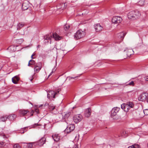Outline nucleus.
Listing matches in <instances>:
<instances>
[{
    "label": "nucleus",
    "mask_w": 148,
    "mask_h": 148,
    "mask_svg": "<svg viewBox=\"0 0 148 148\" xmlns=\"http://www.w3.org/2000/svg\"><path fill=\"white\" fill-rule=\"evenodd\" d=\"M140 15L139 12L136 10L130 12L127 14V16L129 19L134 20L138 18Z\"/></svg>",
    "instance_id": "obj_1"
},
{
    "label": "nucleus",
    "mask_w": 148,
    "mask_h": 148,
    "mask_svg": "<svg viewBox=\"0 0 148 148\" xmlns=\"http://www.w3.org/2000/svg\"><path fill=\"white\" fill-rule=\"evenodd\" d=\"M86 33L85 32L81 30H78L75 34L74 38L77 40L84 37Z\"/></svg>",
    "instance_id": "obj_2"
},
{
    "label": "nucleus",
    "mask_w": 148,
    "mask_h": 148,
    "mask_svg": "<svg viewBox=\"0 0 148 148\" xmlns=\"http://www.w3.org/2000/svg\"><path fill=\"white\" fill-rule=\"evenodd\" d=\"M83 116L82 115L79 114L76 115L73 117V121L76 123L80 121L82 119Z\"/></svg>",
    "instance_id": "obj_3"
},
{
    "label": "nucleus",
    "mask_w": 148,
    "mask_h": 148,
    "mask_svg": "<svg viewBox=\"0 0 148 148\" xmlns=\"http://www.w3.org/2000/svg\"><path fill=\"white\" fill-rule=\"evenodd\" d=\"M122 20V18L120 16H115L112 19V22L114 24L119 23H121Z\"/></svg>",
    "instance_id": "obj_4"
},
{
    "label": "nucleus",
    "mask_w": 148,
    "mask_h": 148,
    "mask_svg": "<svg viewBox=\"0 0 148 148\" xmlns=\"http://www.w3.org/2000/svg\"><path fill=\"white\" fill-rule=\"evenodd\" d=\"M148 94L146 93H143L140 94L138 97V100L140 101H144L147 99Z\"/></svg>",
    "instance_id": "obj_5"
},
{
    "label": "nucleus",
    "mask_w": 148,
    "mask_h": 148,
    "mask_svg": "<svg viewBox=\"0 0 148 148\" xmlns=\"http://www.w3.org/2000/svg\"><path fill=\"white\" fill-rule=\"evenodd\" d=\"M120 110V108L118 107H114L113 108L111 111V116L113 118V116L116 115Z\"/></svg>",
    "instance_id": "obj_6"
},
{
    "label": "nucleus",
    "mask_w": 148,
    "mask_h": 148,
    "mask_svg": "<svg viewBox=\"0 0 148 148\" xmlns=\"http://www.w3.org/2000/svg\"><path fill=\"white\" fill-rule=\"evenodd\" d=\"M75 128V126L74 124H71L66 128L65 132L67 133H69L71 131H73Z\"/></svg>",
    "instance_id": "obj_7"
},
{
    "label": "nucleus",
    "mask_w": 148,
    "mask_h": 148,
    "mask_svg": "<svg viewBox=\"0 0 148 148\" xmlns=\"http://www.w3.org/2000/svg\"><path fill=\"white\" fill-rule=\"evenodd\" d=\"M45 137H42L41 139H40L38 141L35 142L36 145H38L39 146H42L45 143Z\"/></svg>",
    "instance_id": "obj_8"
},
{
    "label": "nucleus",
    "mask_w": 148,
    "mask_h": 148,
    "mask_svg": "<svg viewBox=\"0 0 148 148\" xmlns=\"http://www.w3.org/2000/svg\"><path fill=\"white\" fill-rule=\"evenodd\" d=\"M57 92H55L53 90H51L47 94V97L49 99H50L51 97H53L54 98H55L56 95L57 94Z\"/></svg>",
    "instance_id": "obj_9"
},
{
    "label": "nucleus",
    "mask_w": 148,
    "mask_h": 148,
    "mask_svg": "<svg viewBox=\"0 0 148 148\" xmlns=\"http://www.w3.org/2000/svg\"><path fill=\"white\" fill-rule=\"evenodd\" d=\"M127 57H130L132 54H133L134 52L132 49L126 48L124 50Z\"/></svg>",
    "instance_id": "obj_10"
},
{
    "label": "nucleus",
    "mask_w": 148,
    "mask_h": 148,
    "mask_svg": "<svg viewBox=\"0 0 148 148\" xmlns=\"http://www.w3.org/2000/svg\"><path fill=\"white\" fill-rule=\"evenodd\" d=\"M125 34H126L122 32L117 34V37L119 40L120 42H121L123 40Z\"/></svg>",
    "instance_id": "obj_11"
},
{
    "label": "nucleus",
    "mask_w": 148,
    "mask_h": 148,
    "mask_svg": "<svg viewBox=\"0 0 148 148\" xmlns=\"http://www.w3.org/2000/svg\"><path fill=\"white\" fill-rule=\"evenodd\" d=\"M95 28L97 32H99L102 30L103 29V27L99 24H95L94 25Z\"/></svg>",
    "instance_id": "obj_12"
},
{
    "label": "nucleus",
    "mask_w": 148,
    "mask_h": 148,
    "mask_svg": "<svg viewBox=\"0 0 148 148\" xmlns=\"http://www.w3.org/2000/svg\"><path fill=\"white\" fill-rule=\"evenodd\" d=\"M91 113V109L90 108H88L86 109L84 115L86 117H88L90 115Z\"/></svg>",
    "instance_id": "obj_13"
},
{
    "label": "nucleus",
    "mask_w": 148,
    "mask_h": 148,
    "mask_svg": "<svg viewBox=\"0 0 148 148\" xmlns=\"http://www.w3.org/2000/svg\"><path fill=\"white\" fill-rule=\"evenodd\" d=\"M29 112L28 110H21L19 111V114L21 116H24L27 113Z\"/></svg>",
    "instance_id": "obj_14"
},
{
    "label": "nucleus",
    "mask_w": 148,
    "mask_h": 148,
    "mask_svg": "<svg viewBox=\"0 0 148 148\" xmlns=\"http://www.w3.org/2000/svg\"><path fill=\"white\" fill-rule=\"evenodd\" d=\"M52 137L54 140L56 142L58 141L60 139V136L58 134H55L52 136Z\"/></svg>",
    "instance_id": "obj_15"
},
{
    "label": "nucleus",
    "mask_w": 148,
    "mask_h": 148,
    "mask_svg": "<svg viewBox=\"0 0 148 148\" xmlns=\"http://www.w3.org/2000/svg\"><path fill=\"white\" fill-rule=\"evenodd\" d=\"M19 80V78L17 76H15L12 78V82L14 84H17Z\"/></svg>",
    "instance_id": "obj_16"
},
{
    "label": "nucleus",
    "mask_w": 148,
    "mask_h": 148,
    "mask_svg": "<svg viewBox=\"0 0 148 148\" xmlns=\"http://www.w3.org/2000/svg\"><path fill=\"white\" fill-rule=\"evenodd\" d=\"M70 112H68L66 113L63 114L64 115V120L67 122V120L70 117Z\"/></svg>",
    "instance_id": "obj_17"
},
{
    "label": "nucleus",
    "mask_w": 148,
    "mask_h": 148,
    "mask_svg": "<svg viewBox=\"0 0 148 148\" xmlns=\"http://www.w3.org/2000/svg\"><path fill=\"white\" fill-rule=\"evenodd\" d=\"M29 5L27 3H23L22 5V8L23 10H25L28 9Z\"/></svg>",
    "instance_id": "obj_18"
},
{
    "label": "nucleus",
    "mask_w": 148,
    "mask_h": 148,
    "mask_svg": "<svg viewBox=\"0 0 148 148\" xmlns=\"http://www.w3.org/2000/svg\"><path fill=\"white\" fill-rule=\"evenodd\" d=\"M28 148H34V146L36 145L35 142L25 143Z\"/></svg>",
    "instance_id": "obj_19"
},
{
    "label": "nucleus",
    "mask_w": 148,
    "mask_h": 148,
    "mask_svg": "<svg viewBox=\"0 0 148 148\" xmlns=\"http://www.w3.org/2000/svg\"><path fill=\"white\" fill-rule=\"evenodd\" d=\"M24 25V24L22 22L19 23L18 24L16 28L17 30H20Z\"/></svg>",
    "instance_id": "obj_20"
},
{
    "label": "nucleus",
    "mask_w": 148,
    "mask_h": 148,
    "mask_svg": "<svg viewBox=\"0 0 148 148\" xmlns=\"http://www.w3.org/2000/svg\"><path fill=\"white\" fill-rule=\"evenodd\" d=\"M16 117V115H9V116H8L7 119H8L10 121H13L15 119Z\"/></svg>",
    "instance_id": "obj_21"
},
{
    "label": "nucleus",
    "mask_w": 148,
    "mask_h": 148,
    "mask_svg": "<svg viewBox=\"0 0 148 148\" xmlns=\"http://www.w3.org/2000/svg\"><path fill=\"white\" fill-rule=\"evenodd\" d=\"M53 36L54 38L56 40H60L61 39V37L59 36L58 34H53Z\"/></svg>",
    "instance_id": "obj_22"
},
{
    "label": "nucleus",
    "mask_w": 148,
    "mask_h": 148,
    "mask_svg": "<svg viewBox=\"0 0 148 148\" xmlns=\"http://www.w3.org/2000/svg\"><path fill=\"white\" fill-rule=\"evenodd\" d=\"M8 116H2L0 118V122H4L7 119Z\"/></svg>",
    "instance_id": "obj_23"
},
{
    "label": "nucleus",
    "mask_w": 148,
    "mask_h": 148,
    "mask_svg": "<svg viewBox=\"0 0 148 148\" xmlns=\"http://www.w3.org/2000/svg\"><path fill=\"white\" fill-rule=\"evenodd\" d=\"M57 116L59 118V119L61 121H64V115L62 114H59L57 115Z\"/></svg>",
    "instance_id": "obj_24"
},
{
    "label": "nucleus",
    "mask_w": 148,
    "mask_h": 148,
    "mask_svg": "<svg viewBox=\"0 0 148 148\" xmlns=\"http://www.w3.org/2000/svg\"><path fill=\"white\" fill-rule=\"evenodd\" d=\"M44 40H49L50 41V43H51V36H50L49 35H47L45 36H44Z\"/></svg>",
    "instance_id": "obj_25"
},
{
    "label": "nucleus",
    "mask_w": 148,
    "mask_h": 148,
    "mask_svg": "<svg viewBox=\"0 0 148 148\" xmlns=\"http://www.w3.org/2000/svg\"><path fill=\"white\" fill-rule=\"evenodd\" d=\"M145 1V0H140L138 4L139 5L143 6L144 5Z\"/></svg>",
    "instance_id": "obj_26"
},
{
    "label": "nucleus",
    "mask_w": 148,
    "mask_h": 148,
    "mask_svg": "<svg viewBox=\"0 0 148 148\" xmlns=\"http://www.w3.org/2000/svg\"><path fill=\"white\" fill-rule=\"evenodd\" d=\"M70 25L68 24H66L64 26V29L66 31H68L70 27Z\"/></svg>",
    "instance_id": "obj_27"
},
{
    "label": "nucleus",
    "mask_w": 148,
    "mask_h": 148,
    "mask_svg": "<svg viewBox=\"0 0 148 148\" xmlns=\"http://www.w3.org/2000/svg\"><path fill=\"white\" fill-rule=\"evenodd\" d=\"M34 68L42 67V64L41 62L36 63L34 65Z\"/></svg>",
    "instance_id": "obj_28"
},
{
    "label": "nucleus",
    "mask_w": 148,
    "mask_h": 148,
    "mask_svg": "<svg viewBox=\"0 0 148 148\" xmlns=\"http://www.w3.org/2000/svg\"><path fill=\"white\" fill-rule=\"evenodd\" d=\"M126 104L130 108H133L134 106L133 103L132 102H127Z\"/></svg>",
    "instance_id": "obj_29"
},
{
    "label": "nucleus",
    "mask_w": 148,
    "mask_h": 148,
    "mask_svg": "<svg viewBox=\"0 0 148 148\" xmlns=\"http://www.w3.org/2000/svg\"><path fill=\"white\" fill-rule=\"evenodd\" d=\"M42 68V67L40 66V67H36L34 68V70L35 71H36V72L38 73L41 70Z\"/></svg>",
    "instance_id": "obj_30"
},
{
    "label": "nucleus",
    "mask_w": 148,
    "mask_h": 148,
    "mask_svg": "<svg viewBox=\"0 0 148 148\" xmlns=\"http://www.w3.org/2000/svg\"><path fill=\"white\" fill-rule=\"evenodd\" d=\"M130 108L129 106L127 105V104H126L125 109L124 110V111L126 112H128L129 110L130 109Z\"/></svg>",
    "instance_id": "obj_31"
},
{
    "label": "nucleus",
    "mask_w": 148,
    "mask_h": 148,
    "mask_svg": "<svg viewBox=\"0 0 148 148\" xmlns=\"http://www.w3.org/2000/svg\"><path fill=\"white\" fill-rule=\"evenodd\" d=\"M23 41V39H20L19 40L17 41V43L19 44H21Z\"/></svg>",
    "instance_id": "obj_32"
},
{
    "label": "nucleus",
    "mask_w": 148,
    "mask_h": 148,
    "mask_svg": "<svg viewBox=\"0 0 148 148\" xmlns=\"http://www.w3.org/2000/svg\"><path fill=\"white\" fill-rule=\"evenodd\" d=\"M127 85H129V86H134V81H132L130 82Z\"/></svg>",
    "instance_id": "obj_33"
},
{
    "label": "nucleus",
    "mask_w": 148,
    "mask_h": 148,
    "mask_svg": "<svg viewBox=\"0 0 148 148\" xmlns=\"http://www.w3.org/2000/svg\"><path fill=\"white\" fill-rule=\"evenodd\" d=\"M126 104L123 103L121 105V108L124 111L125 109Z\"/></svg>",
    "instance_id": "obj_34"
},
{
    "label": "nucleus",
    "mask_w": 148,
    "mask_h": 148,
    "mask_svg": "<svg viewBox=\"0 0 148 148\" xmlns=\"http://www.w3.org/2000/svg\"><path fill=\"white\" fill-rule=\"evenodd\" d=\"M143 112L145 115H148V109L144 110Z\"/></svg>",
    "instance_id": "obj_35"
},
{
    "label": "nucleus",
    "mask_w": 148,
    "mask_h": 148,
    "mask_svg": "<svg viewBox=\"0 0 148 148\" xmlns=\"http://www.w3.org/2000/svg\"><path fill=\"white\" fill-rule=\"evenodd\" d=\"M133 148H140L139 146L137 144L132 145Z\"/></svg>",
    "instance_id": "obj_36"
},
{
    "label": "nucleus",
    "mask_w": 148,
    "mask_h": 148,
    "mask_svg": "<svg viewBox=\"0 0 148 148\" xmlns=\"http://www.w3.org/2000/svg\"><path fill=\"white\" fill-rule=\"evenodd\" d=\"M13 148H21V147L18 144H16L14 145Z\"/></svg>",
    "instance_id": "obj_37"
},
{
    "label": "nucleus",
    "mask_w": 148,
    "mask_h": 148,
    "mask_svg": "<svg viewBox=\"0 0 148 148\" xmlns=\"http://www.w3.org/2000/svg\"><path fill=\"white\" fill-rule=\"evenodd\" d=\"M29 61L30 62H31V65H34L36 63L35 61L32 60H31Z\"/></svg>",
    "instance_id": "obj_38"
},
{
    "label": "nucleus",
    "mask_w": 148,
    "mask_h": 148,
    "mask_svg": "<svg viewBox=\"0 0 148 148\" xmlns=\"http://www.w3.org/2000/svg\"><path fill=\"white\" fill-rule=\"evenodd\" d=\"M77 77H78V76L75 77H67V78H68L69 79H76V78Z\"/></svg>",
    "instance_id": "obj_39"
},
{
    "label": "nucleus",
    "mask_w": 148,
    "mask_h": 148,
    "mask_svg": "<svg viewBox=\"0 0 148 148\" xmlns=\"http://www.w3.org/2000/svg\"><path fill=\"white\" fill-rule=\"evenodd\" d=\"M26 127H25L24 128H23L22 129V130H23V132H21V133H24L25 132H26L27 131V130L26 129Z\"/></svg>",
    "instance_id": "obj_40"
},
{
    "label": "nucleus",
    "mask_w": 148,
    "mask_h": 148,
    "mask_svg": "<svg viewBox=\"0 0 148 148\" xmlns=\"http://www.w3.org/2000/svg\"><path fill=\"white\" fill-rule=\"evenodd\" d=\"M44 42L45 43L49 42H50V41H49V40H44Z\"/></svg>",
    "instance_id": "obj_41"
},
{
    "label": "nucleus",
    "mask_w": 148,
    "mask_h": 148,
    "mask_svg": "<svg viewBox=\"0 0 148 148\" xmlns=\"http://www.w3.org/2000/svg\"><path fill=\"white\" fill-rule=\"evenodd\" d=\"M145 80L147 81H148V76H146L145 77Z\"/></svg>",
    "instance_id": "obj_42"
},
{
    "label": "nucleus",
    "mask_w": 148,
    "mask_h": 148,
    "mask_svg": "<svg viewBox=\"0 0 148 148\" xmlns=\"http://www.w3.org/2000/svg\"><path fill=\"white\" fill-rule=\"evenodd\" d=\"M0 144L2 146H3L4 145V143L3 142H0Z\"/></svg>",
    "instance_id": "obj_43"
},
{
    "label": "nucleus",
    "mask_w": 148,
    "mask_h": 148,
    "mask_svg": "<svg viewBox=\"0 0 148 148\" xmlns=\"http://www.w3.org/2000/svg\"><path fill=\"white\" fill-rule=\"evenodd\" d=\"M53 70H52V72L50 73V74L49 75L48 77H49L50 75H51L53 72Z\"/></svg>",
    "instance_id": "obj_44"
},
{
    "label": "nucleus",
    "mask_w": 148,
    "mask_h": 148,
    "mask_svg": "<svg viewBox=\"0 0 148 148\" xmlns=\"http://www.w3.org/2000/svg\"><path fill=\"white\" fill-rule=\"evenodd\" d=\"M30 61H29L28 64V66H30V65H31V62H30Z\"/></svg>",
    "instance_id": "obj_45"
},
{
    "label": "nucleus",
    "mask_w": 148,
    "mask_h": 148,
    "mask_svg": "<svg viewBox=\"0 0 148 148\" xmlns=\"http://www.w3.org/2000/svg\"><path fill=\"white\" fill-rule=\"evenodd\" d=\"M55 108V107L53 106V107L51 108V110H53Z\"/></svg>",
    "instance_id": "obj_46"
},
{
    "label": "nucleus",
    "mask_w": 148,
    "mask_h": 148,
    "mask_svg": "<svg viewBox=\"0 0 148 148\" xmlns=\"http://www.w3.org/2000/svg\"><path fill=\"white\" fill-rule=\"evenodd\" d=\"M128 148H133L132 146H129Z\"/></svg>",
    "instance_id": "obj_47"
},
{
    "label": "nucleus",
    "mask_w": 148,
    "mask_h": 148,
    "mask_svg": "<svg viewBox=\"0 0 148 148\" xmlns=\"http://www.w3.org/2000/svg\"><path fill=\"white\" fill-rule=\"evenodd\" d=\"M35 111L36 112H38V109H36Z\"/></svg>",
    "instance_id": "obj_48"
},
{
    "label": "nucleus",
    "mask_w": 148,
    "mask_h": 148,
    "mask_svg": "<svg viewBox=\"0 0 148 148\" xmlns=\"http://www.w3.org/2000/svg\"><path fill=\"white\" fill-rule=\"evenodd\" d=\"M35 125L36 126H37L38 125V124H35L34 125Z\"/></svg>",
    "instance_id": "obj_49"
},
{
    "label": "nucleus",
    "mask_w": 148,
    "mask_h": 148,
    "mask_svg": "<svg viewBox=\"0 0 148 148\" xmlns=\"http://www.w3.org/2000/svg\"><path fill=\"white\" fill-rule=\"evenodd\" d=\"M147 101L148 102V96L147 97Z\"/></svg>",
    "instance_id": "obj_50"
},
{
    "label": "nucleus",
    "mask_w": 148,
    "mask_h": 148,
    "mask_svg": "<svg viewBox=\"0 0 148 148\" xmlns=\"http://www.w3.org/2000/svg\"><path fill=\"white\" fill-rule=\"evenodd\" d=\"M123 133L124 134V133H125V134H126V132H123Z\"/></svg>",
    "instance_id": "obj_51"
},
{
    "label": "nucleus",
    "mask_w": 148,
    "mask_h": 148,
    "mask_svg": "<svg viewBox=\"0 0 148 148\" xmlns=\"http://www.w3.org/2000/svg\"><path fill=\"white\" fill-rule=\"evenodd\" d=\"M34 55H35V54H34V53H33L32 54V56H34Z\"/></svg>",
    "instance_id": "obj_52"
},
{
    "label": "nucleus",
    "mask_w": 148,
    "mask_h": 148,
    "mask_svg": "<svg viewBox=\"0 0 148 148\" xmlns=\"http://www.w3.org/2000/svg\"><path fill=\"white\" fill-rule=\"evenodd\" d=\"M37 47L38 48H39V47H40V45H38V46H37Z\"/></svg>",
    "instance_id": "obj_53"
},
{
    "label": "nucleus",
    "mask_w": 148,
    "mask_h": 148,
    "mask_svg": "<svg viewBox=\"0 0 148 148\" xmlns=\"http://www.w3.org/2000/svg\"><path fill=\"white\" fill-rule=\"evenodd\" d=\"M31 58L32 59H34V58H33V56H31Z\"/></svg>",
    "instance_id": "obj_54"
},
{
    "label": "nucleus",
    "mask_w": 148,
    "mask_h": 148,
    "mask_svg": "<svg viewBox=\"0 0 148 148\" xmlns=\"http://www.w3.org/2000/svg\"><path fill=\"white\" fill-rule=\"evenodd\" d=\"M13 47V46H10V47Z\"/></svg>",
    "instance_id": "obj_55"
},
{
    "label": "nucleus",
    "mask_w": 148,
    "mask_h": 148,
    "mask_svg": "<svg viewBox=\"0 0 148 148\" xmlns=\"http://www.w3.org/2000/svg\"><path fill=\"white\" fill-rule=\"evenodd\" d=\"M31 81H32V78L31 79H30Z\"/></svg>",
    "instance_id": "obj_56"
},
{
    "label": "nucleus",
    "mask_w": 148,
    "mask_h": 148,
    "mask_svg": "<svg viewBox=\"0 0 148 148\" xmlns=\"http://www.w3.org/2000/svg\"><path fill=\"white\" fill-rule=\"evenodd\" d=\"M32 116L33 115V114H32V115H31Z\"/></svg>",
    "instance_id": "obj_57"
}]
</instances>
